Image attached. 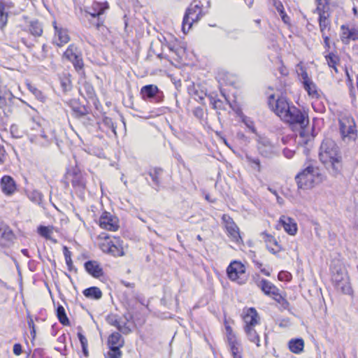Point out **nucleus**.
<instances>
[{
    "mask_svg": "<svg viewBox=\"0 0 358 358\" xmlns=\"http://www.w3.org/2000/svg\"><path fill=\"white\" fill-rule=\"evenodd\" d=\"M261 236L266 243L267 249L271 253L276 254L280 250V245L273 236L266 232L262 233Z\"/></svg>",
    "mask_w": 358,
    "mask_h": 358,
    "instance_id": "obj_25",
    "label": "nucleus"
},
{
    "mask_svg": "<svg viewBox=\"0 0 358 358\" xmlns=\"http://www.w3.org/2000/svg\"><path fill=\"white\" fill-rule=\"evenodd\" d=\"M107 322L112 326L115 327L120 332L124 334H127L131 331V329L127 326L126 322L122 323L119 317L116 315H109L106 317Z\"/></svg>",
    "mask_w": 358,
    "mask_h": 358,
    "instance_id": "obj_23",
    "label": "nucleus"
},
{
    "mask_svg": "<svg viewBox=\"0 0 358 358\" xmlns=\"http://www.w3.org/2000/svg\"><path fill=\"white\" fill-rule=\"evenodd\" d=\"M269 108L282 121L293 130H299L301 137L305 136V128L309 123L308 114L296 107L285 96L275 99L274 95L268 97Z\"/></svg>",
    "mask_w": 358,
    "mask_h": 358,
    "instance_id": "obj_1",
    "label": "nucleus"
},
{
    "mask_svg": "<svg viewBox=\"0 0 358 358\" xmlns=\"http://www.w3.org/2000/svg\"><path fill=\"white\" fill-rule=\"evenodd\" d=\"M32 358H48L47 357L43 356V350L41 349H36L34 350Z\"/></svg>",
    "mask_w": 358,
    "mask_h": 358,
    "instance_id": "obj_60",
    "label": "nucleus"
},
{
    "mask_svg": "<svg viewBox=\"0 0 358 358\" xmlns=\"http://www.w3.org/2000/svg\"><path fill=\"white\" fill-rule=\"evenodd\" d=\"M47 53H48V46L45 44H43L42 46V52L41 54L38 56H37L38 59L39 60H43L47 57Z\"/></svg>",
    "mask_w": 358,
    "mask_h": 358,
    "instance_id": "obj_59",
    "label": "nucleus"
},
{
    "mask_svg": "<svg viewBox=\"0 0 358 358\" xmlns=\"http://www.w3.org/2000/svg\"><path fill=\"white\" fill-rule=\"evenodd\" d=\"M257 286L267 296H273L279 292V289L266 279H262L257 282Z\"/></svg>",
    "mask_w": 358,
    "mask_h": 358,
    "instance_id": "obj_24",
    "label": "nucleus"
},
{
    "mask_svg": "<svg viewBox=\"0 0 358 358\" xmlns=\"http://www.w3.org/2000/svg\"><path fill=\"white\" fill-rule=\"evenodd\" d=\"M71 185L77 193L83 194L86 187V180L83 174L77 169L69 173Z\"/></svg>",
    "mask_w": 358,
    "mask_h": 358,
    "instance_id": "obj_12",
    "label": "nucleus"
},
{
    "mask_svg": "<svg viewBox=\"0 0 358 358\" xmlns=\"http://www.w3.org/2000/svg\"><path fill=\"white\" fill-rule=\"evenodd\" d=\"M225 329H226V331H227L228 341L236 340V335L233 332L232 328L229 325L226 324Z\"/></svg>",
    "mask_w": 358,
    "mask_h": 358,
    "instance_id": "obj_53",
    "label": "nucleus"
},
{
    "mask_svg": "<svg viewBox=\"0 0 358 358\" xmlns=\"http://www.w3.org/2000/svg\"><path fill=\"white\" fill-rule=\"evenodd\" d=\"M329 10V6L326 0H318V6L315 12L319 15V25L322 34H327V31H329L330 29Z\"/></svg>",
    "mask_w": 358,
    "mask_h": 358,
    "instance_id": "obj_6",
    "label": "nucleus"
},
{
    "mask_svg": "<svg viewBox=\"0 0 358 358\" xmlns=\"http://www.w3.org/2000/svg\"><path fill=\"white\" fill-rule=\"evenodd\" d=\"M163 170L161 168L155 167L149 169L148 173L150 176L154 185L159 187L160 185L159 177L162 174Z\"/></svg>",
    "mask_w": 358,
    "mask_h": 358,
    "instance_id": "obj_33",
    "label": "nucleus"
},
{
    "mask_svg": "<svg viewBox=\"0 0 358 358\" xmlns=\"http://www.w3.org/2000/svg\"><path fill=\"white\" fill-rule=\"evenodd\" d=\"M108 345L110 348H120L124 345V340L118 332L111 334L108 338Z\"/></svg>",
    "mask_w": 358,
    "mask_h": 358,
    "instance_id": "obj_29",
    "label": "nucleus"
},
{
    "mask_svg": "<svg viewBox=\"0 0 358 358\" xmlns=\"http://www.w3.org/2000/svg\"><path fill=\"white\" fill-rule=\"evenodd\" d=\"M83 294L87 298L96 300L101 299L102 296V292L97 287H91L85 289L83 291Z\"/></svg>",
    "mask_w": 358,
    "mask_h": 358,
    "instance_id": "obj_32",
    "label": "nucleus"
},
{
    "mask_svg": "<svg viewBox=\"0 0 358 358\" xmlns=\"http://www.w3.org/2000/svg\"><path fill=\"white\" fill-rule=\"evenodd\" d=\"M244 327H255L259 322L258 313L255 308H248L243 316Z\"/></svg>",
    "mask_w": 358,
    "mask_h": 358,
    "instance_id": "obj_20",
    "label": "nucleus"
},
{
    "mask_svg": "<svg viewBox=\"0 0 358 358\" xmlns=\"http://www.w3.org/2000/svg\"><path fill=\"white\" fill-rule=\"evenodd\" d=\"M222 220L225 224L228 236L231 238V241L237 243L241 242L242 238L240 235L239 229L233 219L229 215L224 214Z\"/></svg>",
    "mask_w": 358,
    "mask_h": 358,
    "instance_id": "obj_11",
    "label": "nucleus"
},
{
    "mask_svg": "<svg viewBox=\"0 0 358 358\" xmlns=\"http://www.w3.org/2000/svg\"><path fill=\"white\" fill-rule=\"evenodd\" d=\"M60 84L64 91L71 90V80L67 76L60 77Z\"/></svg>",
    "mask_w": 358,
    "mask_h": 358,
    "instance_id": "obj_50",
    "label": "nucleus"
},
{
    "mask_svg": "<svg viewBox=\"0 0 358 358\" xmlns=\"http://www.w3.org/2000/svg\"><path fill=\"white\" fill-rule=\"evenodd\" d=\"M75 69L77 71H80L83 69L84 64L80 55H78L76 59H73L71 61Z\"/></svg>",
    "mask_w": 358,
    "mask_h": 358,
    "instance_id": "obj_47",
    "label": "nucleus"
},
{
    "mask_svg": "<svg viewBox=\"0 0 358 358\" xmlns=\"http://www.w3.org/2000/svg\"><path fill=\"white\" fill-rule=\"evenodd\" d=\"M303 88L312 98H319L320 94L316 85L312 80L303 84Z\"/></svg>",
    "mask_w": 358,
    "mask_h": 358,
    "instance_id": "obj_34",
    "label": "nucleus"
},
{
    "mask_svg": "<svg viewBox=\"0 0 358 358\" xmlns=\"http://www.w3.org/2000/svg\"><path fill=\"white\" fill-rule=\"evenodd\" d=\"M108 8V5L107 2H94L91 7H89L85 10V17H93V19H95V17H101Z\"/></svg>",
    "mask_w": 358,
    "mask_h": 358,
    "instance_id": "obj_15",
    "label": "nucleus"
},
{
    "mask_svg": "<svg viewBox=\"0 0 358 358\" xmlns=\"http://www.w3.org/2000/svg\"><path fill=\"white\" fill-rule=\"evenodd\" d=\"M228 342H229V345L230 346V350H231V352L233 356H236L237 355H239L240 344L238 342L237 339L231 341H228Z\"/></svg>",
    "mask_w": 358,
    "mask_h": 358,
    "instance_id": "obj_49",
    "label": "nucleus"
},
{
    "mask_svg": "<svg viewBox=\"0 0 358 358\" xmlns=\"http://www.w3.org/2000/svg\"><path fill=\"white\" fill-rule=\"evenodd\" d=\"M73 110L78 114V116H83L87 113V109L85 107H80L78 108H74Z\"/></svg>",
    "mask_w": 358,
    "mask_h": 358,
    "instance_id": "obj_63",
    "label": "nucleus"
},
{
    "mask_svg": "<svg viewBox=\"0 0 358 358\" xmlns=\"http://www.w3.org/2000/svg\"><path fill=\"white\" fill-rule=\"evenodd\" d=\"M243 122L245 123V124L247 126L248 129H250V131L252 133H256V129L255 127V124L252 120H251L248 117H244L243 118Z\"/></svg>",
    "mask_w": 358,
    "mask_h": 358,
    "instance_id": "obj_54",
    "label": "nucleus"
},
{
    "mask_svg": "<svg viewBox=\"0 0 358 358\" xmlns=\"http://www.w3.org/2000/svg\"><path fill=\"white\" fill-rule=\"evenodd\" d=\"M24 127L25 132L29 136L31 141H34V137L42 129L41 123L35 117H30L26 120L24 123Z\"/></svg>",
    "mask_w": 358,
    "mask_h": 358,
    "instance_id": "obj_14",
    "label": "nucleus"
},
{
    "mask_svg": "<svg viewBox=\"0 0 358 358\" xmlns=\"http://www.w3.org/2000/svg\"><path fill=\"white\" fill-rule=\"evenodd\" d=\"M334 287L342 293L345 294H350L352 293V288L349 282V279L334 284Z\"/></svg>",
    "mask_w": 358,
    "mask_h": 358,
    "instance_id": "obj_36",
    "label": "nucleus"
},
{
    "mask_svg": "<svg viewBox=\"0 0 358 358\" xmlns=\"http://www.w3.org/2000/svg\"><path fill=\"white\" fill-rule=\"evenodd\" d=\"M102 129L106 128V132L110 131L115 136H117L116 127L114 125L113 120L108 117H104L101 123Z\"/></svg>",
    "mask_w": 358,
    "mask_h": 358,
    "instance_id": "obj_38",
    "label": "nucleus"
},
{
    "mask_svg": "<svg viewBox=\"0 0 358 358\" xmlns=\"http://www.w3.org/2000/svg\"><path fill=\"white\" fill-rule=\"evenodd\" d=\"M206 12L203 10V5L201 0H192L189 6L186 9L182 23L183 33H187L191 29L192 24L199 21Z\"/></svg>",
    "mask_w": 358,
    "mask_h": 358,
    "instance_id": "obj_4",
    "label": "nucleus"
},
{
    "mask_svg": "<svg viewBox=\"0 0 358 358\" xmlns=\"http://www.w3.org/2000/svg\"><path fill=\"white\" fill-rule=\"evenodd\" d=\"M8 15L0 17V29L1 30H3V28L6 26L7 22H8Z\"/></svg>",
    "mask_w": 358,
    "mask_h": 358,
    "instance_id": "obj_62",
    "label": "nucleus"
},
{
    "mask_svg": "<svg viewBox=\"0 0 358 358\" xmlns=\"http://www.w3.org/2000/svg\"><path fill=\"white\" fill-rule=\"evenodd\" d=\"M38 233L46 239H51V234H52V227L39 226L37 229Z\"/></svg>",
    "mask_w": 358,
    "mask_h": 358,
    "instance_id": "obj_41",
    "label": "nucleus"
},
{
    "mask_svg": "<svg viewBox=\"0 0 358 358\" xmlns=\"http://www.w3.org/2000/svg\"><path fill=\"white\" fill-rule=\"evenodd\" d=\"M141 94L144 100L160 103L163 101L164 94L155 85H147L141 90Z\"/></svg>",
    "mask_w": 358,
    "mask_h": 358,
    "instance_id": "obj_10",
    "label": "nucleus"
},
{
    "mask_svg": "<svg viewBox=\"0 0 358 358\" xmlns=\"http://www.w3.org/2000/svg\"><path fill=\"white\" fill-rule=\"evenodd\" d=\"M84 266L87 272L94 278H98L103 275V268L96 261H87Z\"/></svg>",
    "mask_w": 358,
    "mask_h": 358,
    "instance_id": "obj_21",
    "label": "nucleus"
},
{
    "mask_svg": "<svg viewBox=\"0 0 358 358\" xmlns=\"http://www.w3.org/2000/svg\"><path fill=\"white\" fill-rule=\"evenodd\" d=\"M31 199L38 203H41L43 199V194L38 191H34L31 193Z\"/></svg>",
    "mask_w": 358,
    "mask_h": 358,
    "instance_id": "obj_56",
    "label": "nucleus"
},
{
    "mask_svg": "<svg viewBox=\"0 0 358 358\" xmlns=\"http://www.w3.org/2000/svg\"><path fill=\"white\" fill-rule=\"evenodd\" d=\"M227 273L229 278L238 284H243L246 280L245 267L240 262L234 261L227 267Z\"/></svg>",
    "mask_w": 358,
    "mask_h": 358,
    "instance_id": "obj_8",
    "label": "nucleus"
},
{
    "mask_svg": "<svg viewBox=\"0 0 358 358\" xmlns=\"http://www.w3.org/2000/svg\"><path fill=\"white\" fill-rule=\"evenodd\" d=\"M15 235L7 227H0V246L7 247L13 242Z\"/></svg>",
    "mask_w": 358,
    "mask_h": 358,
    "instance_id": "obj_26",
    "label": "nucleus"
},
{
    "mask_svg": "<svg viewBox=\"0 0 358 358\" xmlns=\"http://www.w3.org/2000/svg\"><path fill=\"white\" fill-rule=\"evenodd\" d=\"M108 351L105 354L106 358H121L122 352L120 348L108 347Z\"/></svg>",
    "mask_w": 358,
    "mask_h": 358,
    "instance_id": "obj_42",
    "label": "nucleus"
},
{
    "mask_svg": "<svg viewBox=\"0 0 358 358\" xmlns=\"http://www.w3.org/2000/svg\"><path fill=\"white\" fill-rule=\"evenodd\" d=\"M320 161L334 176L341 173L343 169L342 155L338 146L331 138H325L319 150Z\"/></svg>",
    "mask_w": 358,
    "mask_h": 358,
    "instance_id": "obj_2",
    "label": "nucleus"
},
{
    "mask_svg": "<svg viewBox=\"0 0 358 358\" xmlns=\"http://www.w3.org/2000/svg\"><path fill=\"white\" fill-rule=\"evenodd\" d=\"M77 55L76 48L73 45H70L64 53V56L69 61L76 59Z\"/></svg>",
    "mask_w": 358,
    "mask_h": 358,
    "instance_id": "obj_43",
    "label": "nucleus"
},
{
    "mask_svg": "<svg viewBox=\"0 0 358 358\" xmlns=\"http://www.w3.org/2000/svg\"><path fill=\"white\" fill-rule=\"evenodd\" d=\"M30 91L36 96V97L41 101H44L45 96L43 93L34 87L29 86V87Z\"/></svg>",
    "mask_w": 358,
    "mask_h": 358,
    "instance_id": "obj_52",
    "label": "nucleus"
},
{
    "mask_svg": "<svg viewBox=\"0 0 358 358\" xmlns=\"http://www.w3.org/2000/svg\"><path fill=\"white\" fill-rule=\"evenodd\" d=\"M78 337L79 338L82 347L87 346V340L84 335H83L81 333H78Z\"/></svg>",
    "mask_w": 358,
    "mask_h": 358,
    "instance_id": "obj_64",
    "label": "nucleus"
},
{
    "mask_svg": "<svg viewBox=\"0 0 358 358\" xmlns=\"http://www.w3.org/2000/svg\"><path fill=\"white\" fill-rule=\"evenodd\" d=\"M289 348L291 352L299 354L303 350L304 341L302 338H294L289 341Z\"/></svg>",
    "mask_w": 358,
    "mask_h": 358,
    "instance_id": "obj_30",
    "label": "nucleus"
},
{
    "mask_svg": "<svg viewBox=\"0 0 358 358\" xmlns=\"http://www.w3.org/2000/svg\"><path fill=\"white\" fill-rule=\"evenodd\" d=\"M272 298L277 303H278L283 309H287L289 308V302L287 301V300L284 296H282L279 293V292L278 293H276V295H274L273 296H272Z\"/></svg>",
    "mask_w": 358,
    "mask_h": 358,
    "instance_id": "obj_44",
    "label": "nucleus"
},
{
    "mask_svg": "<svg viewBox=\"0 0 358 358\" xmlns=\"http://www.w3.org/2000/svg\"><path fill=\"white\" fill-rule=\"evenodd\" d=\"M341 29V39L343 43L348 44L350 41H356L358 39V30L357 29H350L345 24H343Z\"/></svg>",
    "mask_w": 358,
    "mask_h": 358,
    "instance_id": "obj_19",
    "label": "nucleus"
},
{
    "mask_svg": "<svg viewBox=\"0 0 358 358\" xmlns=\"http://www.w3.org/2000/svg\"><path fill=\"white\" fill-rule=\"evenodd\" d=\"M57 317L61 324L64 326H69L70 324L69 320L66 316L65 310L62 305H59L56 310Z\"/></svg>",
    "mask_w": 358,
    "mask_h": 358,
    "instance_id": "obj_37",
    "label": "nucleus"
},
{
    "mask_svg": "<svg viewBox=\"0 0 358 358\" xmlns=\"http://www.w3.org/2000/svg\"><path fill=\"white\" fill-rule=\"evenodd\" d=\"M163 39L165 41L166 50H169L171 56L176 60L181 59L185 54V48L180 43L176 40L168 42L164 36Z\"/></svg>",
    "mask_w": 358,
    "mask_h": 358,
    "instance_id": "obj_13",
    "label": "nucleus"
},
{
    "mask_svg": "<svg viewBox=\"0 0 358 358\" xmlns=\"http://www.w3.org/2000/svg\"><path fill=\"white\" fill-rule=\"evenodd\" d=\"M298 74L303 84L311 80V78H309L306 69L303 66L299 67V71H298Z\"/></svg>",
    "mask_w": 358,
    "mask_h": 358,
    "instance_id": "obj_48",
    "label": "nucleus"
},
{
    "mask_svg": "<svg viewBox=\"0 0 358 358\" xmlns=\"http://www.w3.org/2000/svg\"><path fill=\"white\" fill-rule=\"evenodd\" d=\"M254 328L255 327H244V331L248 340L255 343L257 347H259V336Z\"/></svg>",
    "mask_w": 358,
    "mask_h": 358,
    "instance_id": "obj_35",
    "label": "nucleus"
},
{
    "mask_svg": "<svg viewBox=\"0 0 358 358\" xmlns=\"http://www.w3.org/2000/svg\"><path fill=\"white\" fill-rule=\"evenodd\" d=\"M210 103L213 106L214 109H222L223 108V102L217 99L216 96L209 95L208 96Z\"/></svg>",
    "mask_w": 358,
    "mask_h": 358,
    "instance_id": "obj_45",
    "label": "nucleus"
},
{
    "mask_svg": "<svg viewBox=\"0 0 358 358\" xmlns=\"http://www.w3.org/2000/svg\"><path fill=\"white\" fill-rule=\"evenodd\" d=\"M295 152L289 148H285L283 150V155L287 159H291L294 157Z\"/></svg>",
    "mask_w": 358,
    "mask_h": 358,
    "instance_id": "obj_61",
    "label": "nucleus"
},
{
    "mask_svg": "<svg viewBox=\"0 0 358 358\" xmlns=\"http://www.w3.org/2000/svg\"><path fill=\"white\" fill-rule=\"evenodd\" d=\"M278 278L281 281H289L291 280L292 275L289 272L282 271L278 273Z\"/></svg>",
    "mask_w": 358,
    "mask_h": 358,
    "instance_id": "obj_55",
    "label": "nucleus"
},
{
    "mask_svg": "<svg viewBox=\"0 0 358 358\" xmlns=\"http://www.w3.org/2000/svg\"><path fill=\"white\" fill-rule=\"evenodd\" d=\"M166 50L165 41L162 38H157L150 44V51L157 56L158 58H164V52Z\"/></svg>",
    "mask_w": 358,
    "mask_h": 358,
    "instance_id": "obj_27",
    "label": "nucleus"
},
{
    "mask_svg": "<svg viewBox=\"0 0 358 358\" xmlns=\"http://www.w3.org/2000/svg\"><path fill=\"white\" fill-rule=\"evenodd\" d=\"M257 143L258 152L262 157L271 158L276 155V147L267 137L258 136Z\"/></svg>",
    "mask_w": 358,
    "mask_h": 358,
    "instance_id": "obj_9",
    "label": "nucleus"
},
{
    "mask_svg": "<svg viewBox=\"0 0 358 358\" xmlns=\"http://www.w3.org/2000/svg\"><path fill=\"white\" fill-rule=\"evenodd\" d=\"M280 222L282 224L285 231L289 234L294 235L296 233V224L292 218L282 215L280 218Z\"/></svg>",
    "mask_w": 358,
    "mask_h": 358,
    "instance_id": "obj_28",
    "label": "nucleus"
},
{
    "mask_svg": "<svg viewBox=\"0 0 358 358\" xmlns=\"http://www.w3.org/2000/svg\"><path fill=\"white\" fill-rule=\"evenodd\" d=\"M29 31L34 36H41L43 34L42 24L38 21H31L29 24Z\"/></svg>",
    "mask_w": 358,
    "mask_h": 358,
    "instance_id": "obj_39",
    "label": "nucleus"
},
{
    "mask_svg": "<svg viewBox=\"0 0 358 358\" xmlns=\"http://www.w3.org/2000/svg\"><path fill=\"white\" fill-rule=\"evenodd\" d=\"M64 255L65 257L66 263L69 268H70L73 265V262L71 257V252L69 250L66 246H64L63 248Z\"/></svg>",
    "mask_w": 358,
    "mask_h": 358,
    "instance_id": "obj_51",
    "label": "nucleus"
},
{
    "mask_svg": "<svg viewBox=\"0 0 358 358\" xmlns=\"http://www.w3.org/2000/svg\"><path fill=\"white\" fill-rule=\"evenodd\" d=\"M105 241L101 244V249L103 252L112 255L114 257H122L124 255L122 241L117 237L109 239L105 236Z\"/></svg>",
    "mask_w": 358,
    "mask_h": 358,
    "instance_id": "obj_7",
    "label": "nucleus"
},
{
    "mask_svg": "<svg viewBox=\"0 0 358 358\" xmlns=\"http://www.w3.org/2000/svg\"><path fill=\"white\" fill-rule=\"evenodd\" d=\"M339 129L342 138L345 142L354 141L357 131L354 119L350 116H343L339 120Z\"/></svg>",
    "mask_w": 358,
    "mask_h": 358,
    "instance_id": "obj_5",
    "label": "nucleus"
},
{
    "mask_svg": "<svg viewBox=\"0 0 358 358\" xmlns=\"http://www.w3.org/2000/svg\"><path fill=\"white\" fill-rule=\"evenodd\" d=\"M0 185L2 192L6 195H10L16 190L15 182L13 178L9 176L2 177Z\"/></svg>",
    "mask_w": 358,
    "mask_h": 358,
    "instance_id": "obj_22",
    "label": "nucleus"
},
{
    "mask_svg": "<svg viewBox=\"0 0 358 358\" xmlns=\"http://www.w3.org/2000/svg\"><path fill=\"white\" fill-rule=\"evenodd\" d=\"M55 136L52 132H47L42 128L34 138L33 143L40 144L42 146H47L55 139Z\"/></svg>",
    "mask_w": 358,
    "mask_h": 358,
    "instance_id": "obj_18",
    "label": "nucleus"
},
{
    "mask_svg": "<svg viewBox=\"0 0 358 358\" xmlns=\"http://www.w3.org/2000/svg\"><path fill=\"white\" fill-rule=\"evenodd\" d=\"M53 27L55 29V41L57 45L62 46L67 43L70 40L67 29L58 27L55 21L53 22Z\"/></svg>",
    "mask_w": 358,
    "mask_h": 358,
    "instance_id": "obj_17",
    "label": "nucleus"
},
{
    "mask_svg": "<svg viewBox=\"0 0 358 358\" xmlns=\"http://www.w3.org/2000/svg\"><path fill=\"white\" fill-rule=\"evenodd\" d=\"M248 159L249 162L255 165L254 169H257L258 171H261L260 160L258 158L248 157Z\"/></svg>",
    "mask_w": 358,
    "mask_h": 358,
    "instance_id": "obj_57",
    "label": "nucleus"
},
{
    "mask_svg": "<svg viewBox=\"0 0 358 358\" xmlns=\"http://www.w3.org/2000/svg\"><path fill=\"white\" fill-rule=\"evenodd\" d=\"M99 226L102 229L115 231L119 226L115 220L108 213H103L99 218Z\"/></svg>",
    "mask_w": 358,
    "mask_h": 358,
    "instance_id": "obj_16",
    "label": "nucleus"
},
{
    "mask_svg": "<svg viewBox=\"0 0 358 358\" xmlns=\"http://www.w3.org/2000/svg\"><path fill=\"white\" fill-rule=\"evenodd\" d=\"M90 22V23L94 26L97 29H99L103 25L104 19L101 17H95V19H93V17H87Z\"/></svg>",
    "mask_w": 358,
    "mask_h": 358,
    "instance_id": "obj_46",
    "label": "nucleus"
},
{
    "mask_svg": "<svg viewBox=\"0 0 358 358\" xmlns=\"http://www.w3.org/2000/svg\"><path fill=\"white\" fill-rule=\"evenodd\" d=\"M194 115L199 120L203 117V110L201 107H196L193 110Z\"/></svg>",
    "mask_w": 358,
    "mask_h": 358,
    "instance_id": "obj_58",
    "label": "nucleus"
},
{
    "mask_svg": "<svg viewBox=\"0 0 358 358\" xmlns=\"http://www.w3.org/2000/svg\"><path fill=\"white\" fill-rule=\"evenodd\" d=\"M345 279H349L348 276L347 275V273L344 269H342L341 268H334V270H332V276L331 280L332 282L334 284L338 283L339 282H341L344 280Z\"/></svg>",
    "mask_w": 358,
    "mask_h": 358,
    "instance_id": "obj_31",
    "label": "nucleus"
},
{
    "mask_svg": "<svg viewBox=\"0 0 358 358\" xmlns=\"http://www.w3.org/2000/svg\"><path fill=\"white\" fill-rule=\"evenodd\" d=\"M323 175L318 167L309 165L295 177L299 189H310L322 182Z\"/></svg>",
    "mask_w": 358,
    "mask_h": 358,
    "instance_id": "obj_3",
    "label": "nucleus"
},
{
    "mask_svg": "<svg viewBox=\"0 0 358 358\" xmlns=\"http://www.w3.org/2000/svg\"><path fill=\"white\" fill-rule=\"evenodd\" d=\"M324 57L329 66L332 68L336 73H338V69L336 67V64L338 61V57L333 52H330Z\"/></svg>",
    "mask_w": 358,
    "mask_h": 358,
    "instance_id": "obj_40",
    "label": "nucleus"
}]
</instances>
